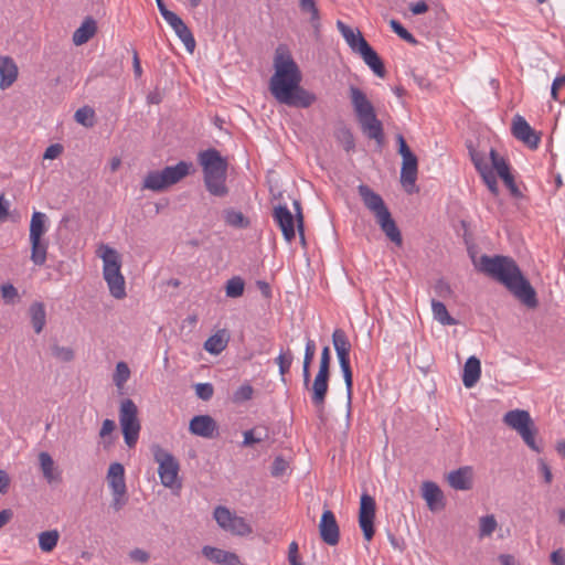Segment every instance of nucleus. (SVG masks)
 Segmentation results:
<instances>
[{
    "instance_id": "f257e3e1",
    "label": "nucleus",
    "mask_w": 565,
    "mask_h": 565,
    "mask_svg": "<svg viewBox=\"0 0 565 565\" xmlns=\"http://www.w3.org/2000/svg\"><path fill=\"white\" fill-rule=\"evenodd\" d=\"M274 70L275 73L269 81V90L278 103L289 107L308 108L317 100L313 93L300 85L301 71L284 45L276 49Z\"/></svg>"
},
{
    "instance_id": "f03ea898",
    "label": "nucleus",
    "mask_w": 565,
    "mask_h": 565,
    "mask_svg": "<svg viewBox=\"0 0 565 565\" xmlns=\"http://www.w3.org/2000/svg\"><path fill=\"white\" fill-rule=\"evenodd\" d=\"M476 269L502 284L515 298L529 308L537 306L536 291L523 276L516 262L503 255H482L472 258Z\"/></svg>"
},
{
    "instance_id": "7ed1b4c3",
    "label": "nucleus",
    "mask_w": 565,
    "mask_h": 565,
    "mask_svg": "<svg viewBox=\"0 0 565 565\" xmlns=\"http://www.w3.org/2000/svg\"><path fill=\"white\" fill-rule=\"evenodd\" d=\"M203 172L206 191L215 198H225L230 193L226 184L228 161L215 148L203 150L198 156Z\"/></svg>"
},
{
    "instance_id": "20e7f679",
    "label": "nucleus",
    "mask_w": 565,
    "mask_h": 565,
    "mask_svg": "<svg viewBox=\"0 0 565 565\" xmlns=\"http://www.w3.org/2000/svg\"><path fill=\"white\" fill-rule=\"evenodd\" d=\"M350 99L363 134L369 139L375 140L379 146H382L384 143L383 125L377 119L374 106L367 99L365 93L355 86H351Z\"/></svg>"
},
{
    "instance_id": "39448f33",
    "label": "nucleus",
    "mask_w": 565,
    "mask_h": 565,
    "mask_svg": "<svg viewBox=\"0 0 565 565\" xmlns=\"http://www.w3.org/2000/svg\"><path fill=\"white\" fill-rule=\"evenodd\" d=\"M100 257L104 263L103 275L110 295L116 299L126 297L125 278L121 275V260L119 253L107 245L100 246Z\"/></svg>"
},
{
    "instance_id": "423d86ee",
    "label": "nucleus",
    "mask_w": 565,
    "mask_h": 565,
    "mask_svg": "<svg viewBox=\"0 0 565 565\" xmlns=\"http://www.w3.org/2000/svg\"><path fill=\"white\" fill-rule=\"evenodd\" d=\"M47 216L43 212L34 211L30 222L31 260L42 266L46 260L49 243L43 239L46 233Z\"/></svg>"
},
{
    "instance_id": "0eeeda50",
    "label": "nucleus",
    "mask_w": 565,
    "mask_h": 565,
    "mask_svg": "<svg viewBox=\"0 0 565 565\" xmlns=\"http://www.w3.org/2000/svg\"><path fill=\"white\" fill-rule=\"evenodd\" d=\"M137 414L138 409L132 399L127 398L121 402L119 409V423L125 443L129 448L136 446L139 437L140 423Z\"/></svg>"
},
{
    "instance_id": "6e6552de",
    "label": "nucleus",
    "mask_w": 565,
    "mask_h": 565,
    "mask_svg": "<svg viewBox=\"0 0 565 565\" xmlns=\"http://www.w3.org/2000/svg\"><path fill=\"white\" fill-rule=\"evenodd\" d=\"M151 449L153 459L159 465L158 473L161 483L167 488H172L177 482L180 469L178 460L171 452L167 451L159 445H153Z\"/></svg>"
},
{
    "instance_id": "1a4fd4ad",
    "label": "nucleus",
    "mask_w": 565,
    "mask_h": 565,
    "mask_svg": "<svg viewBox=\"0 0 565 565\" xmlns=\"http://www.w3.org/2000/svg\"><path fill=\"white\" fill-rule=\"evenodd\" d=\"M375 500L367 493L360 499L359 524L364 539L371 541L374 536Z\"/></svg>"
},
{
    "instance_id": "9d476101",
    "label": "nucleus",
    "mask_w": 565,
    "mask_h": 565,
    "mask_svg": "<svg viewBox=\"0 0 565 565\" xmlns=\"http://www.w3.org/2000/svg\"><path fill=\"white\" fill-rule=\"evenodd\" d=\"M511 131L514 138L522 141L530 149H536L539 147L541 135L536 132L522 116H514Z\"/></svg>"
},
{
    "instance_id": "9b49d317",
    "label": "nucleus",
    "mask_w": 565,
    "mask_h": 565,
    "mask_svg": "<svg viewBox=\"0 0 565 565\" xmlns=\"http://www.w3.org/2000/svg\"><path fill=\"white\" fill-rule=\"evenodd\" d=\"M329 379L330 373H323L322 371H318L313 383L310 387L311 391V402L317 408L319 417L322 419V414L324 411L326 397L329 390Z\"/></svg>"
},
{
    "instance_id": "f8f14e48",
    "label": "nucleus",
    "mask_w": 565,
    "mask_h": 565,
    "mask_svg": "<svg viewBox=\"0 0 565 565\" xmlns=\"http://www.w3.org/2000/svg\"><path fill=\"white\" fill-rule=\"evenodd\" d=\"M319 534L321 540L330 546L339 543L340 529L331 510L323 511L319 523Z\"/></svg>"
},
{
    "instance_id": "ddd939ff",
    "label": "nucleus",
    "mask_w": 565,
    "mask_h": 565,
    "mask_svg": "<svg viewBox=\"0 0 565 565\" xmlns=\"http://www.w3.org/2000/svg\"><path fill=\"white\" fill-rule=\"evenodd\" d=\"M273 217L282 232L284 238L291 242L296 236V218L286 205H278L274 209Z\"/></svg>"
},
{
    "instance_id": "4468645a",
    "label": "nucleus",
    "mask_w": 565,
    "mask_h": 565,
    "mask_svg": "<svg viewBox=\"0 0 565 565\" xmlns=\"http://www.w3.org/2000/svg\"><path fill=\"white\" fill-rule=\"evenodd\" d=\"M189 430L195 436L214 438L217 436V424L210 415H198L190 420Z\"/></svg>"
},
{
    "instance_id": "2eb2a0df",
    "label": "nucleus",
    "mask_w": 565,
    "mask_h": 565,
    "mask_svg": "<svg viewBox=\"0 0 565 565\" xmlns=\"http://www.w3.org/2000/svg\"><path fill=\"white\" fill-rule=\"evenodd\" d=\"M401 183L407 192L412 193L408 186L414 188L418 173V159L415 153L402 158Z\"/></svg>"
},
{
    "instance_id": "dca6fc26",
    "label": "nucleus",
    "mask_w": 565,
    "mask_h": 565,
    "mask_svg": "<svg viewBox=\"0 0 565 565\" xmlns=\"http://www.w3.org/2000/svg\"><path fill=\"white\" fill-rule=\"evenodd\" d=\"M202 555L210 562L217 565H239V557L228 551H224L214 546L205 545L202 547Z\"/></svg>"
},
{
    "instance_id": "f3484780",
    "label": "nucleus",
    "mask_w": 565,
    "mask_h": 565,
    "mask_svg": "<svg viewBox=\"0 0 565 565\" xmlns=\"http://www.w3.org/2000/svg\"><path fill=\"white\" fill-rule=\"evenodd\" d=\"M166 21L174 30L178 38L183 42L185 49L192 53L195 49V40L191 30L186 26L182 19L173 12L166 19Z\"/></svg>"
},
{
    "instance_id": "a211bd4d",
    "label": "nucleus",
    "mask_w": 565,
    "mask_h": 565,
    "mask_svg": "<svg viewBox=\"0 0 565 565\" xmlns=\"http://www.w3.org/2000/svg\"><path fill=\"white\" fill-rule=\"evenodd\" d=\"M422 494L430 511H439L445 508L444 493L433 481H425L422 486Z\"/></svg>"
},
{
    "instance_id": "6ab92c4d",
    "label": "nucleus",
    "mask_w": 565,
    "mask_h": 565,
    "mask_svg": "<svg viewBox=\"0 0 565 565\" xmlns=\"http://www.w3.org/2000/svg\"><path fill=\"white\" fill-rule=\"evenodd\" d=\"M359 194L364 205L374 213L375 216L380 215L382 211L388 210L380 194L374 192L369 185L360 184L358 186Z\"/></svg>"
},
{
    "instance_id": "aec40b11",
    "label": "nucleus",
    "mask_w": 565,
    "mask_h": 565,
    "mask_svg": "<svg viewBox=\"0 0 565 565\" xmlns=\"http://www.w3.org/2000/svg\"><path fill=\"white\" fill-rule=\"evenodd\" d=\"M107 481L113 494H127L125 469L121 463L114 462L109 466Z\"/></svg>"
},
{
    "instance_id": "412c9836",
    "label": "nucleus",
    "mask_w": 565,
    "mask_h": 565,
    "mask_svg": "<svg viewBox=\"0 0 565 565\" xmlns=\"http://www.w3.org/2000/svg\"><path fill=\"white\" fill-rule=\"evenodd\" d=\"M39 463L43 478L50 484L62 482V472L55 466L52 456L49 452L42 451L39 454Z\"/></svg>"
},
{
    "instance_id": "4be33fe9",
    "label": "nucleus",
    "mask_w": 565,
    "mask_h": 565,
    "mask_svg": "<svg viewBox=\"0 0 565 565\" xmlns=\"http://www.w3.org/2000/svg\"><path fill=\"white\" fill-rule=\"evenodd\" d=\"M359 54L362 56L365 64L379 76H385V66L379 54L374 51V49L366 42L363 41L361 43V51Z\"/></svg>"
},
{
    "instance_id": "5701e85b",
    "label": "nucleus",
    "mask_w": 565,
    "mask_h": 565,
    "mask_svg": "<svg viewBox=\"0 0 565 565\" xmlns=\"http://www.w3.org/2000/svg\"><path fill=\"white\" fill-rule=\"evenodd\" d=\"M375 217L381 230L385 233L387 238H390L397 246H401L403 243L402 234L395 221L393 220L391 212L388 210L385 212L382 211V213Z\"/></svg>"
},
{
    "instance_id": "b1692460",
    "label": "nucleus",
    "mask_w": 565,
    "mask_h": 565,
    "mask_svg": "<svg viewBox=\"0 0 565 565\" xmlns=\"http://www.w3.org/2000/svg\"><path fill=\"white\" fill-rule=\"evenodd\" d=\"M447 480L449 486L456 490H470L472 488V470L470 467H461L450 471Z\"/></svg>"
},
{
    "instance_id": "393cba45",
    "label": "nucleus",
    "mask_w": 565,
    "mask_h": 565,
    "mask_svg": "<svg viewBox=\"0 0 565 565\" xmlns=\"http://www.w3.org/2000/svg\"><path fill=\"white\" fill-rule=\"evenodd\" d=\"M332 343L341 363H350L351 342L342 329H335L332 333Z\"/></svg>"
},
{
    "instance_id": "a878e982",
    "label": "nucleus",
    "mask_w": 565,
    "mask_h": 565,
    "mask_svg": "<svg viewBox=\"0 0 565 565\" xmlns=\"http://www.w3.org/2000/svg\"><path fill=\"white\" fill-rule=\"evenodd\" d=\"M481 374L480 360L472 355L469 356L463 366L462 382L467 388L473 387L479 381Z\"/></svg>"
},
{
    "instance_id": "bb28decb",
    "label": "nucleus",
    "mask_w": 565,
    "mask_h": 565,
    "mask_svg": "<svg viewBox=\"0 0 565 565\" xmlns=\"http://www.w3.org/2000/svg\"><path fill=\"white\" fill-rule=\"evenodd\" d=\"M503 423L515 431L521 430L523 427L533 424V419L527 411L513 409L503 416Z\"/></svg>"
},
{
    "instance_id": "cd10ccee",
    "label": "nucleus",
    "mask_w": 565,
    "mask_h": 565,
    "mask_svg": "<svg viewBox=\"0 0 565 565\" xmlns=\"http://www.w3.org/2000/svg\"><path fill=\"white\" fill-rule=\"evenodd\" d=\"M0 88L6 89L13 84L18 77V67L13 60L8 56H0Z\"/></svg>"
},
{
    "instance_id": "c85d7f7f",
    "label": "nucleus",
    "mask_w": 565,
    "mask_h": 565,
    "mask_svg": "<svg viewBox=\"0 0 565 565\" xmlns=\"http://www.w3.org/2000/svg\"><path fill=\"white\" fill-rule=\"evenodd\" d=\"M97 32V23L92 17H87L82 25L73 33V43L83 45L87 43Z\"/></svg>"
},
{
    "instance_id": "c756f323",
    "label": "nucleus",
    "mask_w": 565,
    "mask_h": 565,
    "mask_svg": "<svg viewBox=\"0 0 565 565\" xmlns=\"http://www.w3.org/2000/svg\"><path fill=\"white\" fill-rule=\"evenodd\" d=\"M191 162L180 161L175 166H168L162 171L166 175L168 186L178 183L190 173Z\"/></svg>"
},
{
    "instance_id": "7c9ffc66",
    "label": "nucleus",
    "mask_w": 565,
    "mask_h": 565,
    "mask_svg": "<svg viewBox=\"0 0 565 565\" xmlns=\"http://www.w3.org/2000/svg\"><path fill=\"white\" fill-rule=\"evenodd\" d=\"M228 340L227 331L218 330L204 342V349L211 354H220L227 347Z\"/></svg>"
},
{
    "instance_id": "2f4dec72",
    "label": "nucleus",
    "mask_w": 565,
    "mask_h": 565,
    "mask_svg": "<svg viewBox=\"0 0 565 565\" xmlns=\"http://www.w3.org/2000/svg\"><path fill=\"white\" fill-rule=\"evenodd\" d=\"M337 28L352 51L359 53L361 51V43L366 41L362 33L360 31L355 33L349 25L340 20L337 22Z\"/></svg>"
},
{
    "instance_id": "473e14b6",
    "label": "nucleus",
    "mask_w": 565,
    "mask_h": 565,
    "mask_svg": "<svg viewBox=\"0 0 565 565\" xmlns=\"http://www.w3.org/2000/svg\"><path fill=\"white\" fill-rule=\"evenodd\" d=\"M29 312L34 331L41 333L46 322L44 305L42 302H33L29 308Z\"/></svg>"
},
{
    "instance_id": "72a5a7b5",
    "label": "nucleus",
    "mask_w": 565,
    "mask_h": 565,
    "mask_svg": "<svg viewBox=\"0 0 565 565\" xmlns=\"http://www.w3.org/2000/svg\"><path fill=\"white\" fill-rule=\"evenodd\" d=\"M431 311L434 319L443 326H455L458 323V321L449 315L446 306L441 301L431 299Z\"/></svg>"
},
{
    "instance_id": "f704fd0d",
    "label": "nucleus",
    "mask_w": 565,
    "mask_h": 565,
    "mask_svg": "<svg viewBox=\"0 0 565 565\" xmlns=\"http://www.w3.org/2000/svg\"><path fill=\"white\" fill-rule=\"evenodd\" d=\"M143 188L156 192L167 189L168 184L163 171L149 172L143 180Z\"/></svg>"
},
{
    "instance_id": "c9c22d12",
    "label": "nucleus",
    "mask_w": 565,
    "mask_h": 565,
    "mask_svg": "<svg viewBox=\"0 0 565 565\" xmlns=\"http://www.w3.org/2000/svg\"><path fill=\"white\" fill-rule=\"evenodd\" d=\"M299 8L301 12L310 14V23L318 34L320 31V12L315 0H300Z\"/></svg>"
},
{
    "instance_id": "e433bc0d",
    "label": "nucleus",
    "mask_w": 565,
    "mask_h": 565,
    "mask_svg": "<svg viewBox=\"0 0 565 565\" xmlns=\"http://www.w3.org/2000/svg\"><path fill=\"white\" fill-rule=\"evenodd\" d=\"M223 216L225 223L235 228H247L250 224L249 220L242 212L234 209L224 210Z\"/></svg>"
},
{
    "instance_id": "4c0bfd02",
    "label": "nucleus",
    "mask_w": 565,
    "mask_h": 565,
    "mask_svg": "<svg viewBox=\"0 0 565 565\" xmlns=\"http://www.w3.org/2000/svg\"><path fill=\"white\" fill-rule=\"evenodd\" d=\"M60 533L57 530L44 531L39 534V546L42 552H52L58 542Z\"/></svg>"
},
{
    "instance_id": "58836bf2",
    "label": "nucleus",
    "mask_w": 565,
    "mask_h": 565,
    "mask_svg": "<svg viewBox=\"0 0 565 565\" xmlns=\"http://www.w3.org/2000/svg\"><path fill=\"white\" fill-rule=\"evenodd\" d=\"M521 438L523 439L524 444L532 449L533 451L541 452V447L536 444L535 435L537 433V429L534 425H527L523 427L521 430L516 431Z\"/></svg>"
},
{
    "instance_id": "ea45409f",
    "label": "nucleus",
    "mask_w": 565,
    "mask_h": 565,
    "mask_svg": "<svg viewBox=\"0 0 565 565\" xmlns=\"http://www.w3.org/2000/svg\"><path fill=\"white\" fill-rule=\"evenodd\" d=\"M268 438V429L265 427L249 429L244 433L243 446L248 447Z\"/></svg>"
},
{
    "instance_id": "a19ab883",
    "label": "nucleus",
    "mask_w": 565,
    "mask_h": 565,
    "mask_svg": "<svg viewBox=\"0 0 565 565\" xmlns=\"http://www.w3.org/2000/svg\"><path fill=\"white\" fill-rule=\"evenodd\" d=\"M292 361L294 354L289 349L287 351L280 350L279 355L275 359L282 382H286L285 375L289 372Z\"/></svg>"
},
{
    "instance_id": "79ce46f5",
    "label": "nucleus",
    "mask_w": 565,
    "mask_h": 565,
    "mask_svg": "<svg viewBox=\"0 0 565 565\" xmlns=\"http://www.w3.org/2000/svg\"><path fill=\"white\" fill-rule=\"evenodd\" d=\"M74 119L84 127L90 128L95 125V111L89 106H84L75 111Z\"/></svg>"
},
{
    "instance_id": "37998d69",
    "label": "nucleus",
    "mask_w": 565,
    "mask_h": 565,
    "mask_svg": "<svg viewBox=\"0 0 565 565\" xmlns=\"http://www.w3.org/2000/svg\"><path fill=\"white\" fill-rule=\"evenodd\" d=\"M491 164L500 178L511 173L510 166L507 160L501 157L495 149L490 150Z\"/></svg>"
},
{
    "instance_id": "c03bdc74",
    "label": "nucleus",
    "mask_w": 565,
    "mask_h": 565,
    "mask_svg": "<svg viewBox=\"0 0 565 565\" xmlns=\"http://www.w3.org/2000/svg\"><path fill=\"white\" fill-rule=\"evenodd\" d=\"M337 140L341 143L347 152L353 151L355 148V140L353 134L348 127H341L335 132Z\"/></svg>"
},
{
    "instance_id": "a18cd8bd",
    "label": "nucleus",
    "mask_w": 565,
    "mask_h": 565,
    "mask_svg": "<svg viewBox=\"0 0 565 565\" xmlns=\"http://www.w3.org/2000/svg\"><path fill=\"white\" fill-rule=\"evenodd\" d=\"M245 282L244 280L235 276L227 280L225 291L226 296L230 298H237L241 297L244 292Z\"/></svg>"
},
{
    "instance_id": "49530a36",
    "label": "nucleus",
    "mask_w": 565,
    "mask_h": 565,
    "mask_svg": "<svg viewBox=\"0 0 565 565\" xmlns=\"http://www.w3.org/2000/svg\"><path fill=\"white\" fill-rule=\"evenodd\" d=\"M498 523L493 515H486L480 519V537L490 536L497 529Z\"/></svg>"
},
{
    "instance_id": "de8ad7c7",
    "label": "nucleus",
    "mask_w": 565,
    "mask_h": 565,
    "mask_svg": "<svg viewBox=\"0 0 565 565\" xmlns=\"http://www.w3.org/2000/svg\"><path fill=\"white\" fill-rule=\"evenodd\" d=\"M340 369L343 374L345 388H347V397H348V404L351 405L352 399V390H353V373L351 370L350 363H341Z\"/></svg>"
},
{
    "instance_id": "09e8293b",
    "label": "nucleus",
    "mask_w": 565,
    "mask_h": 565,
    "mask_svg": "<svg viewBox=\"0 0 565 565\" xmlns=\"http://www.w3.org/2000/svg\"><path fill=\"white\" fill-rule=\"evenodd\" d=\"M130 370L125 362H118L113 381L116 386L121 387L129 379Z\"/></svg>"
},
{
    "instance_id": "8fccbe9b",
    "label": "nucleus",
    "mask_w": 565,
    "mask_h": 565,
    "mask_svg": "<svg viewBox=\"0 0 565 565\" xmlns=\"http://www.w3.org/2000/svg\"><path fill=\"white\" fill-rule=\"evenodd\" d=\"M1 297L7 305L20 301L18 289L12 284H3L0 288Z\"/></svg>"
},
{
    "instance_id": "3c124183",
    "label": "nucleus",
    "mask_w": 565,
    "mask_h": 565,
    "mask_svg": "<svg viewBox=\"0 0 565 565\" xmlns=\"http://www.w3.org/2000/svg\"><path fill=\"white\" fill-rule=\"evenodd\" d=\"M253 532L252 526L245 521L244 518L235 515L234 521L232 523L233 535L245 536Z\"/></svg>"
},
{
    "instance_id": "603ef678",
    "label": "nucleus",
    "mask_w": 565,
    "mask_h": 565,
    "mask_svg": "<svg viewBox=\"0 0 565 565\" xmlns=\"http://www.w3.org/2000/svg\"><path fill=\"white\" fill-rule=\"evenodd\" d=\"M390 26L392 28V30L401 38L403 39L404 41L411 43V44H416L417 41L416 39L413 36L412 33H409L403 25L399 21L395 20V19H392L390 21Z\"/></svg>"
},
{
    "instance_id": "864d4df0",
    "label": "nucleus",
    "mask_w": 565,
    "mask_h": 565,
    "mask_svg": "<svg viewBox=\"0 0 565 565\" xmlns=\"http://www.w3.org/2000/svg\"><path fill=\"white\" fill-rule=\"evenodd\" d=\"M479 173H480L483 182L488 186L489 191L493 195H498L499 194V186H498V182H497L495 175L493 174L492 170L490 168H487V169L482 170Z\"/></svg>"
},
{
    "instance_id": "5fc2aeb1",
    "label": "nucleus",
    "mask_w": 565,
    "mask_h": 565,
    "mask_svg": "<svg viewBox=\"0 0 565 565\" xmlns=\"http://www.w3.org/2000/svg\"><path fill=\"white\" fill-rule=\"evenodd\" d=\"M468 150L470 154V159L478 172H481L482 170L489 168V166L484 161V157L481 152H479L472 143L468 145Z\"/></svg>"
},
{
    "instance_id": "6e6d98bb",
    "label": "nucleus",
    "mask_w": 565,
    "mask_h": 565,
    "mask_svg": "<svg viewBox=\"0 0 565 565\" xmlns=\"http://www.w3.org/2000/svg\"><path fill=\"white\" fill-rule=\"evenodd\" d=\"M254 393V388L250 384L241 385L233 395L234 403H243L252 399Z\"/></svg>"
},
{
    "instance_id": "4d7b16f0",
    "label": "nucleus",
    "mask_w": 565,
    "mask_h": 565,
    "mask_svg": "<svg viewBox=\"0 0 565 565\" xmlns=\"http://www.w3.org/2000/svg\"><path fill=\"white\" fill-rule=\"evenodd\" d=\"M51 352L56 359H58L63 362H70L74 358V352L68 347H61L58 344H53V345H51Z\"/></svg>"
},
{
    "instance_id": "13d9d810",
    "label": "nucleus",
    "mask_w": 565,
    "mask_h": 565,
    "mask_svg": "<svg viewBox=\"0 0 565 565\" xmlns=\"http://www.w3.org/2000/svg\"><path fill=\"white\" fill-rule=\"evenodd\" d=\"M232 514L233 513L227 508L218 505L215 508L213 512V518L218 524V526L223 529L226 526L227 522L231 521Z\"/></svg>"
},
{
    "instance_id": "bf43d9fd",
    "label": "nucleus",
    "mask_w": 565,
    "mask_h": 565,
    "mask_svg": "<svg viewBox=\"0 0 565 565\" xmlns=\"http://www.w3.org/2000/svg\"><path fill=\"white\" fill-rule=\"evenodd\" d=\"M434 291L441 299L450 298L454 294L450 285L443 278L435 282Z\"/></svg>"
},
{
    "instance_id": "052dcab7",
    "label": "nucleus",
    "mask_w": 565,
    "mask_h": 565,
    "mask_svg": "<svg viewBox=\"0 0 565 565\" xmlns=\"http://www.w3.org/2000/svg\"><path fill=\"white\" fill-rule=\"evenodd\" d=\"M195 394L203 401H210L214 394V387L211 383H199L195 385Z\"/></svg>"
},
{
    "instance_id": "680f3d73",
    "label": "nucleus",
    "mask_w": 565,
    "mask_h": 565,
    "mask_svg": "<svg viewBox=\"0 0 565 565\" xmlns=\"http://www.w3.org/2000/svg\"><path fill=\"white\" fill-rule=\"evenodd\" d=\"M294 209H295V218H296V223H297V228H298V232H299V235H300V239L302 242V244L306 243V239H305V233H303V214H302V209H301V204L299 201H294Z\"/></svg>"
},
{
    "instance_id": "e2e57ef3",
    "label": "nucleus",
    "mask_w": 565,
    "mask_h": 565,
    "mask_svg": "<svg viewBox=\"0 0 565 565\" xmlns=\"http://www.w3.org/2000/svg\"><path fill=\"white\" fill-rule=\"evenodd\" d=\"M287 468L288 462L282 457L278 456L274 459L270 472L274 477H280L286 472Z\"/></svg>"
},
{
    "instance_id": "0e129e2a",
    "label": "nucleus",
    "mask_w": 565,
    "mask_h": 565,
    "mask_svg": "<svg viewBox=\"0 0 565 565\" xmlns=\"http://www.w3.org/2000/svg\"><path fill=\"white\" fill-rule=\"evenodd\" d=\"M331 365V351L329 347H324L321 352L319 371L323 373H330Z\"/></svg>"
},
{
    "instance_id": "69168bd1",
    "label": "nucleus",
    "mask_w": 565,
    "mask_h": 565,
    "mask_svg": "<svg viewBox=\"0 0 565 565\" xmlns=\"http://www.w3.org/2000/svg\"><path fill=\"white\" fill-rule=\"evenodd\" d=\"M501 179H502L503 183L505 184V186L509 189V191L513 198L522 196V193H521L520 189L518 188V185L515 184L514 177L512 175V173H509V174L502 177Z\"/></svg>"
},
{
    "instance_id": "338daca9",
    "label": "nucleus",
    "mask_w": 565,
    "mask_h": 565,
    "mask_svg": "<svg viewBox=\"0 0 565 565\" xmlns=\"http://www.w3.org/2000/svg\"><path fill=\"white\" fill-rule=\"evenodd\" d=\"M316 354V343L310 338L307 339L303 363L311 364Z\"/></svg>"
},
{
    "instance_id": "774afa93",
    "label": "nucleus",
    "mask_w": 565,
    "mask_h": 565,
    "mask_svg": "<svg viewBox=\"0 0 565 565\" xmlns=\"http://www.w3.org/2000/svg\"><path fill=\"white\" fill-rule=\"evenodd\" d=\"M63 152V146L60 143L51 145L46 148L43 158L44 159H55Z\"/></svg>"
}]
</instances>
